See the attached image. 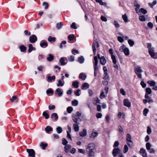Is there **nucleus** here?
<instances>
[{"label": "nucleus", "instance_id": "obj_27", "mask_svg": "<svg viewBox=\"0 0 157 157\" xmlns=\"http://www.w3.org/2000/svg\"><path fill=\"white\" fill-rule=\"evenodd\" d=\"M47 146L48 144L47 143H44L43 142L41 143L40 144V147L43 150H44Z\"/></svg>", "mask_w": 157, "mask_h": 157}, {"label": "nucleus", "instance_id": "obj_42", "mask_svg": "<svg viewBox=\"0 0 157 157\" xmlns=\"http://www.w3.org/2000/svg\"><path fill=\"white\" fill-rule=\"evenodd\" d=\"M54 57L51 54L48 55V57L47 59V60L49 61H52Z\"/></svg>", "mask_w": 157, "mask_h": 157}, {"label": "nucleus", "instance_id": "obj_16", "mask_svg": "<svg viewBox=\"0 0 157 157\" xmlns=\"http://www.w3.org/2000/svg\"><path fill=\"white\" fill-rule=\"evenodd\" d=\"M88 155V157H94L95 152L94 151H86Z\"/></svg>", "mask_w": 157, "mask_h": 157}, {"label": "nucleus", "instance_id": "obj_41", "mask_svg": "<svg viewBox=\"0 0 157 157\" xmlns=\"http://www.w3.org/2000/svg\"><path fill=\"white\" fill-rule=\"evenodd\" d=\"M139 20L141 21H146V18L144 15H141L139 17Z\"/></svg>", "mask_w": 157, "mask_h": 157}, {"label": "nucleus", "instance_id": "obj_29", "mask_svg": "<svg viewBox=\"0 0 157 157\" xmlns=\"http://www.w3.org/2000/svg\"><path fill=\"white\" fill-rule=\"evenodd\" d=\"M147 83L151 86H155L156 84L155 82L154 81L149 80L147 81Z\"/></svg>", "mask_w": 157, "mask_h": 157}, {"label": "nucleus", "instance_id": "obj_61", "mask_svg": "<svg viewBox=\"0 0 157 157\" xmlns=\"http://www.w3.org/2000/svg\"><path fill=\"white\" fill-rule=\"evenodd\" d=\"M117 40L120 43H122L124 40L123 37L118 36L117 37Z\"/></svg>", "mask_w": 157, "mask_h": 157}, {"label": "nucleus", "instance_id": "obj_33", "mask_svg": "<svg viewBox=\"0 0 157 157\" xmlns=\"http://www.w3.org/2000/svg\"><path fill=\"white\" fill-rule=\"evenodd\" d=\"M113 24L115 28H118L120 27V25L118 22L117 21H113Z\"/></svg>", "mask_w": 157, "mask_h": 157}, {"label": "nucleus", "instance_id": "obj_7", "mask_svg": "<svg viewBox=\"0 0 157 157\" xmlns=\"http://www.w3.org/2000/svg\"><path fill=\"white\" fill-rule=\"evenodd\" d=\"M94 63V71H97L98 70V61L97 59V57L95 56L94 57V61H93Z\"/></svg>", "mask_w": 157, "mask_h": 157}, {"label": "nucleus", "instance_id": "obj_4", "mask_svg": "<svg viewBox=\"0 0 157 157\" xmlns=\"http://www.w3.org/2000/svg\"><path fill=\"white\" fill-rule=\"evenodd\" d=\"M96 147L94 143L91 142L86 147V151H94Z\"/></svg>", "mask_w": 157, "mask_h": 157}, {"label": "nucleus", "instance_id": "obj_11", "mask_svg": "<svg viewBox=\"0 0 157 157\" xmlns=\"http://www.w3.org/2000/svg\"><path fill=\"white\" fill-rule=\"evenodd\" d=\"M98 135V133L97 132H92L90 136V138L91 139H94L97 138Z\"/></svg>", "mask_w": 157, "mask_h": 157}, {"label": "nucleus", "instance_id": "obj_28", "mask_svg": "<svg viewBox=\"0 0 157 157\" xmlns=\"http://www.w3.org/2000/svg\"><path fill=\"white\" fill-rule=\"evenodd\" d=\"M72 105L73 106H77L78 104V101L77 100H74L71 102Z\"/></svg>", "mask_w": 157, "mask_h": 157}, {"label": "nucleus", "instance_id": "obj_13", "mask_svg": "<svg viewBox=\"0 0 157 157\" xmlns=\"http://www.w3.org/2000/svg\"><path fill=\"white\" fill-rule=\"evenodd\" d=\"M29 40L31 43H34L37 40V38L36 36L33 35L30 37Z\"/></svg>", "mask_w": 157, "mask_h": 157}, {"label": "nucleus", "instance_id": "obj_38", "mask_svg": "<svg viewBox=\"0 0 157 157\" xmlns=\"http://www.w3.org/2000/svg\"><path fill=\"white\" fill-rule=\"evenodd\" d=\"M51 118H54L55 120H57L58 119V117L57 114L56 113H53L51 116Z\"/></svg>", "mask_w": 157, "mask_h": 157}, {"label": "nucleus", "instance_id": "obj_59", "mask_svg": "<svg viewBox=\"0 0 157 157\" xmlns=\"http://www.w3.org/2000/svg\"><path fill=\"white\" fill-rule=\"evenodd\" d=\"M147 25L150 29H151L153 27V24L151 22H149L147 24Z\"/></svg>", "mask_w": 157, "mask_h": 157}, {"label": "nucleus", "instance_id": "obj_8", "mask_svg": "<svg viewBox=\"0 0 157 157\" xmlns=\"http://www.w3.org/2000/svg\"><path fill=\"white\" fill-rule=\"evenodd\" d=\"M26 151L29 156L31 157H35V152L34 150L27 149L26 150Z\"/></svg>", "mask_w": 157, "mask_h": 157}, {"label": "nucleus", "instance_id": "obj_14", "mask_svg": "<svg viewBox=\"0 0 157 157\" xmlns=\"http://www.w3.org/2000/svg\"><path fill=\"white\" fill-rule=\"evenodd\" d=\"M72 120L74 121V122L76 123H78V122L79 120H80V118L79 117L76 116V115H72Z\"/></svg>", "mask_w": 157, "mask_h": 157}, {"label": "nucleus", "instance_id": "obj_60", "mask_svg": "<svg viewBox=\"0 0 157 157\" xmlns=\"http://www.w3.org/2000/svg\"><path fill=\"white\" fill-rule=\"evenodd\" d=\"M63 26V24L61 23H58L56 25V28L58 29H61Z\"/></svg>", "mask_w": 157, "mask_h": 157}, {"label": "nucleus", "instance_id": "obj_49", "mask_svg": "<svg viewBox=\"0 0 157 157\" xmlns=\"http://www.w3.org/2000/svg\"><path fill=\"white\" fill-rule=\"evenodd\" d=\"M71 28L74 29H77V26L75 22H73L71 25Z\"/></svg>", "mask_w": 157, "mask_h": 157}, {"label": "nucleus", "instance_id": "obj_25", "mask_svg": "<svg viewBox=\"0 0 157 157\" xmlns=\"http://www.w3.org/2000/svg\"><path fill=\"white\" fill-rule=\"evenodd\" d=\"M71 146L69 144L66 145L64 147L65 151L66 153H68L70 149L71 148Z\"/></svg>", "mask_w": 157, "mask_h": 157}, {"label": "nucleus", "instance_id": "obj_64", "mask_svg": "<svg viewBox=\"0 0 157 157\" xmlns=\"http://www.w3.org/2000/svg\"><path fill=\"white\" fill-rule=\"evenodd\" d=\"M64 83H63L61 80H59L58 81V83L57 84L58 86H63Z\"/></svg>", "mask_w": 157, "mask_h": 157}, {"label": "nucleus", "instance_id": "obj_12", "mask_svg": "<svg viewBox=\"0 0 157 157\" xmlns=\"http://www.w3.org/2000/svg\"><path fill=\"white\" fill-rule=\"evenodd\" d=\"M87 135V132L86 129H83L79 133V135L81 137H85Z\"/></svg>", "mask_w": 157, "mask_h": 157}, {"label": "nucleus", "instance_id": "obj_35", "mask_svg": "<svg viewBox=\"0 0 157 157\" xmlns=\"http://www.w3.org/2000/svg\"><path fill=\"white\" fill-rule=\"evenodd\" d=\"M45 130L46 132H49L52 130V128L50 126H48L45 128Z\"/></svg>", "mask_w": 157, "mask_h": 157}, {"label": "nucleus", "instance_id": "obj_22", "mask_svg": "<svg viewBox=\"0 0 157 157\" xmlns=\"http://www.w3.org/2000/svg\"><path fill=\"white\" fill-rule=\"evenodd\" d=\"M106 60L104 56H102L100 58V63L102 65H104L106 63Z\"/></svg>", "mask_w": 157, "mask_h": 157}, {"label": "nucleus", "instance_id": "obj_3", "mask_svg": "<svg viewBox=\"0 0 157 157\" xmlns=\"http://www.w3.org/2000/svg\"><path fill=\"white\" fill-rule=\"evenodd\" d=\"M152 147V145L149 143H147L146 144V149L148 151L150 154H154L155 153V150L153 148H151Z\"/></svg>", "mask_w": 157, "mask_h": 157}, {"label": "nucleus", "instance_id": "obj_54", "mask_svg": "<svg viewBox=\"0 0 157 157\" xmlns=\"http://www.w3.org/2000/svg\"><path fill=\"white\" fill-rule=\"evenodd\" d=\"M48 79L49 81H51L52 80H54L55 79V76L54 75H53L52 77L48 76Z\"/></svg>", "mask_w": 157, "mask_h": 157}, {"label": "nucleus", "instance_id": "obj_57", "mask_svg": "<svg viewBox=\"0 0 157 157\" xmlns=\"http://www.w3.org/2000/svg\"><path fill=\"white\" fill-rule=\"evenodd\" d=\"M20 49L21 52H24L26 50V48L23 45L21 46L20 47Z\"/></svg>", "mask_w": 157, "mask_h": 157}, {"label": "nucleus", "instance_id": "obj_9", "mask_svg": "<svg viewBox=\"0 0 157 157\" xmlns=\"http://www.w3.org/2000/svg\"><path fill=\"white\" fill-rule=\"evenodd\" d=\"M123 103L124 106L128 108L131 106V103L127 99H125L123 100Z\"/></svg>", "mask_w": 157, "mask_h": 157}, {"label": "nucleus", "instance_id": "obj_53", "mask_svg": "<svg viewBox=\"0 0 157 157\" xmlns=\"http://www.w3.org/2000/svg\"><path fill=\"white\" fill-rule=\"evenodd\" d=\"M48 40L49 42H51L52 41H55L56 40V38L54 37L49 36L48 38Z\"/></svg>", "mask_w": 157, "mask_h": 157}, {"label": "nucleus", "instance_id": "obj_50", "mask_svg": "<svg viewBox=\"0 0 157 157\" xmlns=\"http://www.w3.org/2000/svg\"><path fill=\"white\" fill-rule=\"evenodd\" d=\"M123 52L126 56H128L130 54L129 49L127 48Z\"/></svg>", "mask_w": 157, "mask_h": 157}, {"label": "nucleus", "instance_id": "obj_20", "mask_svg": "<svg viewBox=\"0 0 157 157\" xmlns=\"http://www.w3.org/2000/svg\"><path fill=\"white\" fill-rule=\"evenodd\" d=\"M127 48L125 45L123 44L119 48V50L120 52H123Z\"/></svg>", "mask_w": 157, "mask_h": 157}, {"label": "nucleus", "instance_id": "obj_21", "mask_svg": "<svg viewBox=\"0 0 157 157\" xmlns=\"http://www.w3.org/2000/svg\"><path fill=\"white\" fill-rule=\"evenodd\" d=\"M117 116L119 119H120L121 118L123 119H124L125 116L124 113H121V112H119L117 114Z\"/></svg>", "mask_w": 157, "mask_h": 157}, {"label": "nucleus", "instance_id": "obj_31", "mask_svg": "<svg viewBox=\"0 0 157 157\" xmlns=\"http://www.w3.org/2000/svg\"><path fill=\"white\" fill-rule=\"evenodd\" d=\"M35 50V48L33 47L31 44H29V52H31L33 50Z\"/></svg>", "mask_w": 157, "mask_h": 157}, {"label": "nucleus", "instance_id": "obj_56", "mask_svg": "<svg viewBox=\"0 0 157 157\" xmlns=\"http://www.w3.org/2000/svg\"><path fill=\"white\" fill-rule=\"evenodd\" d=\"M147 133L148 134H150L151 132V129L150 127L148 126L147 128Z\"/></svg>", "mask_w": 157, "mask_h": 157}, {"label": "nucleus", "instance_id": "obj_34", "mask_svg": "<svg viewBox=\"0 0 157 157\" xmlns=\"http://www.w3.org/2000/svg\"><path fill=\"white\" fill-rule=\"evenodd\" d=\"M140 153L142 155H144L147 153L146 150L143 148H141L140 149Z\"/></svg>", "mask_w": 157, "mask_h": 157}, {"label": "nucleus", "instance_id": "obj_17", "mask_svg": "<svg viewBox=\"0 0 157 157\" xmlns=\"http://www.w3.org/2000/svg\"><path fill=\"white\" fill-rule=\"evenodd\" d=\"M89 87V84L88 83L85 82L82 84L81 88L83 90H86L88 89Z\"/></svg>", "mask_w": 157, "mask_h": 157}, {"label": "nucleus", "instance_id": "obj_24", "mask_svg": "<svg viewBox=\"0 0 157 157\" xmlns=\"http://www.w3.org/2000/svg\"><path fill=\"white\" fill-rule=\"evenodd\" d=\"M85 60V59L82 56H81L78 58V61L80 63H83Z\"/></svg>", "mask_w": 157, "mask_h": 157}, {"label": "nucleus", "instance_id": "obj_48", "mask_svg": "<svg viewBox=\"0 0 157 157\" xmlns=\"http://www.w3.org/2000/svg\"><path fill=\"white\" fill-rule=\"evenodd\" d=\"M149 109L147 108H145L143 111V114L144 115L146 116L147 115V113L149 112Z\"/></svg>", "mask_w": 157, "mask_h": 157}, {"label": "nucleus", "instance_id": "obj_45", "mask_svg": "<svg viewBox=\"0 0 157 157\" xmlns=\"http://www.w3.org/2000/svg\"><path fill=\"white\" fill-rule=\"evenodd\" d=\"M109 78V76L108 74V72H104L103 76V78L106 80L108 79Z\"/></svg>", "mask_w": 157, "mask_h": 157}, {"label": "nucleus", "instance_id": "obj_46", "mask_svg": "<svg viewBox=\"0 0 157 157\" xmlns=\"http://www.w3.org/2000/svg\"><path fill=\"white\" fill-rule=\"evenodd\" d=\"M67 112L69 113H71L73 110V108L71 106H69L67 109Z\"/></svg>", "mask_w": 157, "mask_h": 157}, {"label": "nucleus", "instance_id": "obj_5", "mask_svg": "<svg viewBox=\"0 0 157 157\" xmlns=\"http://www.w3.org/2000/svg\"><path fill=\"white\" fill-rule=\"evenodd\" d=\"M121 153V150L118 148H114L112 151V155L114 157H116L117 155H119Z\"/></svg>", "mask_w": 157, "mask_h": 157}, {"label": "nucleus", "instance_id": "obj_39", "mask_svg": "<svg viewBox=\"0 0 157 157\" xmlns=\"http://www.w3.org/2000/svg\"><path fill=\"white\" fill-rule=\"evenodd\" d=\"M128 150V148L127 145L126 144L124 146V149L123 150V153L124 154L126 153Z\"/></svg>", "mask_w": 157, "mask_h": 157}, {"label": "nucleus", "instance_id": "obj_43", "mask_svg": "<svg viewBox=\"0 0 157 157\" xmlns=\"http://www.w3.org/2000/svg\"><path fill=\"white\" fill-rule=\"evenodd\" d=\"M56 130L57 132L58 133H61L63 131L62 128L60 126L57 127L56 128Z\"/></svg>", "mask_w": 157, "mask_h": 157}, {"label": "nucleus", "instance_id": "obj_52", "mask_svg": "<svg viewBox=\"0 0 157 157\" xmlns=\"http://www.w3.org/2000/svg\"><path fill=\"white\" fill-rule=\"evenodd\" d=\"M80 91H81L79 89H78L76 91H75L74 92V94L77 96H79L80 95Z\"/></svg>", "mask_w": 157, "mask_h": 157}, {"label": "nucleus", "instance_id": "obj_51", "mask_svg": "<svg viewBox=\"0 0 157 157\" xmlns=\"http://www.w3.org/2000/svg\"><path fill=\"white\" fill-rule=\"evenodd\" d=\"M146 94H150L151 93L152 91L151 89L150 88H147L146 89Z\"/></svg>", "mask_w": 157, "mask_h": 157}, {"label": "nucleus", "instance_id": "obj_18", "mask_svg": "<svg viewBox=\"0 0 157 157\" xmlns=\"http://www.w3.org/2000/svg\"><path fill=\"white\" fill-rule=\"evenodd\" d=\"M122 17L124 22L127 23L129 21V20L128 19L127 16L126 14L122 15Z\"/></svg>", "mask_w": 157, "mask_h": 157}, {"label": "nucleus", "instance_id": "obj_37", "mask_svg": "<svg viewBox=\"0 0 157 157\" xmlns=\"http://www.w3.org/2000/svg\"><path fill=\"white\" fill-rule=\"evenodd\" d=\"M78 82L77 81L73 82L72 83V85L75 88H77L78 87Z\"/></svg>", "mask_w": 157, "mask_h": 157}, {"label": "nucleus", "instance_id": "obj_15", "mask_svg": "<svg viewBox=\"0 0 157 157\" xmlns=\"http://www.w3.org/2000/svg\"><path fill=\"white\" fill-rule=\"evenodd\" d=\"M96 44H97V46L98 47H99L100 46L97 41H95V43H93V45H92V47H93V52H94V54H95L96 52V48H95V46L96 45Z\"/></svg>", "mask_w": 157, "mask_h": 157}, {"label": "nucleus", "instance_id": "obj_6", "mask_svg": "<svg viewBox=\"0 0 157 157\" xmlns=\"http://www.w3.org/2000/svg\"><path fill=\"white\" fill-rule=\"evenodd\" d=\"M108 90L109 88L107 87H106L105 88V91H102L100 94V98L101 99H103L106 97L108 92Z\"/></svg>", "mask_w": 157, "mask_h": 157}, {"label": "nucleus", "instance_id": "obj_58", "mask_svg": "<svg viewBox=\"0 0 157 157\" xmlns=\"http://www.w3.org/2000/svg\"><path fill=\"white\" fill-rule=\"evenodd\" d=\"M127 143L129 147H131L133 146V143L132 141L127 142Z\"/></svg>", "mask_w": 157, "mask_h": 157}, {"label": "nucleus", "instance_id": "obj_32", "mask_svg": "<svg viewBox=\"0 0 157 157\" xmlns=\"http://www.w3.org/2000/svg\"><path fill=\"white\" fill-rule=\"evenodd\" d=\"M95 1L99 3L101 5L107 6L106 3L103 2L102 0H95Z\"/></svg>", "mask_w": 157, "mask_h": 157}, {"label": "nucleus", "instance_id": "obj_55", "mask_svg": "<svg viewBox=\"0 0 157 157\" xmlns=\"http://www.w3.org/2000/svg\"><path fill=\"white\" fill-rule=\"evenodd\" d=\"M42 115L44 117H45V119H47L48 118L49 115L46 112H44L43 113Z\"/></svg>", "mask_w": 157, "mask_h": 157}, {"label": "nucleus", "instance_id": "obj_19", "mask_svg": "<svg viewBox=\"0 0 157 157\" xmlns=\"http://www.w3.org/2000/svg\"><path fill=\"white\" fill-rule=\"evenodd\" d=\"M56 94L59 96H61L63 95V92L61 91L59 88H58L56 90Z\"/></svg>", "mask_w": 157, "mask_h": 157}, {"label": "nucleus", "instance_id": "obj_44", "mask_svg": "<svg viewBox=\"0 0 157 157\" xmlns=\"http://www.w3.org/2000/svg\"><path fill=\"white\" fill-rule=\"evenodd\" d=\"M40 45L41 47H46L48 46V44L45 42H43L40 43Z\"/></svg>", "mask_w": 157, "mask_h": 157}, {"label": "nucleus", "instance_id": "obj_62", "mask_svg": "<svg viewBox=\"0 0 157 157\" xmlns=\"http://www.w3.org/2000/svg\"><path fill=\"white\" fill-rule=\"evenodd\" d=\"M68 39L70 40H72L75 38V36L74 35H69L68 37Z\"/></svg>", "mask_w": 157, "mask_h": 157}, {"label": "nucleus", "instance_id": "obj_2", "mask_svg": "<svg viewBox=\"0 0 157 157\" xmlns=\"http://www.w3.org/2000/svg\"><path fill=\"white\" fill-rule=\"evenodd\" d=\"M135 73L137 75L138 78H142L141 73L143 72L141 67L137 66L135 67L134 69Z\"/></svg>", "mask_w": 157, "mask_h": 157}, {"label": "nucleus", "instance_id": "obj_26", "mask_svg": "<svg viewBox=\"0 0 157 157\" xmlns=\"http://www.w3.org/2000/svg\"><path fill=\"white\" fill-rule=\"evenodd\" d=\"M100 100L98 98H95L93 100V103L94 105H97L100 102Z\"/></svg>", "mask_w": 157, "mask_h": 157}, {"label": "nucleus", "instance_id": "obj_47", "mask_svg": "<svg viewBox=\"0 0 157 157\" xmlns=\"http://www.w3.org/2000/svg\"><path fill=\"white\" fill-rule=\"evenodd\" d=\"M64 59L63 57L61 58L59 60V62L62 65H64L66 64L64 62Z\"/></svg>", "mask_w": 157, "mask_h": 157}, {"label": "nucleus", "instance_id": "obj_23", "mask_svg": "<svg viewBox=\"0 0 157 157\" xmlns=\"http://www.w3.org/2000/svg\"><path fill=\"white\" fill-rule=\"evenodd\" d=\"M73 128L75 131L77 132L79 130V126L76 124H73Z\"/></svg>", "mask_w": 157, "mask_h": 157}, {"label": "nucleus", "instance_id": "obj_63", "mask_svg": "<svg viewBox=\"0 0 157 157\" xmlns=\"http://www.w3.org/2000/svg\"><path fill=\"white\" fill-rule=\"evenodd\" d=\"M68 58L69 60L70 61L73 62L75 60V57L73 56H71Z\"/></svg>", "mask_w": 157, "mask_h": 157}, {"label": "nucleus", "instance_id": "obj_30", "mask_svg": "<svg viewBox=\"0 0 157 157\" xmlns=\"http://www.w3.org/2000/svg\"><path fill=\"white\" fill-rule=\"evenodd\" d=\"M79 78L82 80H84L86 78V75L84 74L83 73H81L79 75Z\"/></svg>", "mask_w": 157, "mask_h": 157}, {"label": "nucleus", "instance_id": "obj_10", "mask_svg": "<svg viewBox=\"0 0 157 157\" xmlns=\"http://www.w3.org/2000/svg\"><path fill=\"white\" fill-rule=\"evenodd\" d=\"M112 59L113 62L114 63V67L115 68L118 69V66L117 64V60L116 59L115 56L114 55H112Z\"/></svg>", "mask_w": 157, "mask_h": 157}, {"label": "nucleus", "instance_id": "obj_40", "mask_svg": "<svg viewBox=\"0 0 157 157\" xmlns=\"http://www.w3.org/2000/svg\"><path fill=\"white\" fill-rule=\"evenodd\" d=\"M131 140V136L129 134H127L126 136L127 142L132 141Z\"/></svg>", "mask_w": 157, "mask_h": 157}, {"label": "nucleus", "instance_id": "obj_1", "mask_svg": "<svg viewBox=\"0 0 157 157\" xmlns=\"http://www.w3.org/2000/svg\"><path fill=\"white\" fill-rule=\"evenodd\" d=\"M147 46L148 49L149 53L153 59H157V53L154 52V49L152 47L151 44L150 43H147Z\"/></svg>", "mask_w": 157, "mask_h": 157}, {"label": "nucleus", "instance_id": "obj_36", "mask_svg": "<svg viewBox=\"0 0 157 157\" xmlns=\"http://www.w3.org/2000/svg\"><path fill=\"white\" fill-rule=\"evenodd\" d=\"M128 43L129 44L130 46L131 47H132L134 44V41L130 39H129L128 40Z\"/></svg>", "mask_w": 157, "mask_h": 157}]
</instances>
